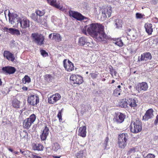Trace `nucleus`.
<instances>
[{
  "label": "nucleus",
  "mask_w": 158,
  "mask_h": 158,
  "mask_svg": "<svg viewBox=\"0 0 158 158\" xmlns=\"http://www.w3.org/2000/svg\"><path fill=\"white\" fill-rule=\"evenodd\" d=\"M31 39L33 42L37 45L41 46L44 44L45 37L42 34L38 33H34L31 34Z\"/></svg>",
  "instance_id": "2"
},
{
  "label": "nucleus",
  "mask_w": 158,
  "mask_h": 158,
  "mask_svg": "<svg viewBox=\"0 0 158 158\" xmlns=\"http://www.w3.org/2000/svg\"><path fill=\"white\" fill-rule=\"evenodd\" d=\"M20 136L22 138H27L28 134L26 131H23L20 134Z\"/></svg>",
  "instance_id": "42"
},
{
  "label": "nucleus",
  "mask_w": 158,
  "mask_h": 158,
  "mask_svg": "<svg viewBox=\"0 0 158 158\" xmlns=\"http://www.w3.org/2000/svg\"><path fill=\"white\" fill-rule=\"evenodd\" d=\"M19 23L22 29H26L30 26V21L26 18L21 19Z\"/></svg>",
  "instance_id": "21"
},
{
  "label": "nucleus",
  "mask_w": 158,
  "mask_h": 158,
  "mask_svg": "<svg viewBox=\"0 0 158 158\" xmlns=\"http://www.w3.org/2000/svg\"><path fill=\"white\" fill-rule=\"evenodd\" d=\"M121 21L118 19H116L115 20V25L117 28L122 27Z\"/></svg>",
  "instance_id": "38"
},
{
  "label": "nucleus",
  "mask_w": 158,
  "mask_h": 158,
  "mask_svg": "<svg viewBox=\"0 0 158 158\" xmlns=\"http://www.w3.org/2000/svg\"><path fill=\"white\" fill-rule=\"evenodd\" d=\"M60 145L57 142L54 143L52 146V149L55 151L56 152L60 148Z\"/></svg>",
  "instance_id": "35"
},
{
  "label": "nucleus",
  "mask_w": 158,
  "mask_h": 158,
  "mask_svg": "<svg viewBox=\"0 0 158 158\" xmlns=\"http://www.w3.org/2000/svg\"><path fill=\"white\" fill-rule=\"evenodd\" d=\"M31 78L28 75H25L22 79V83L24 84L29 83L31 82Z\"/></svg>",
  "instance_id": "34"
},
{
  "label": "nucleus",
  "mask_w": 158,
  "mask_h": 158,
  "mask_svg": "<svg viewBox=\"0 0 158 158\" xmlns=\"http://www.w3.org/2000/svg\"><path fill=\"white\" fill-rule=\"evenodd\" d=\"M21 19L16 15L13 14L9 17V20L13 25V27L17 28L18 26L19 23H20Z\"/></svg>",
  "instance_id": "8"
},
{
  "label": "nucleus",
  "mask_w": 158,
  "mask_h": 158,
  "mask_svg": "<svg viewBox=\"0 0 158 158\" xmlns=\"http://www.w3.org/2000/svg\"><path fill=\"white\" fill-rule=\"evenodd\" d=\"M52 36V34H50L48 36L49 38L50 39L51 38Z\"/></svg>",
  "instance_id": "60"
},
{
  "label": "nucleus",
  "mask_w": 158,
  "mask_h": 158,
  "mask_svg": "<svg viewBox=\"0 0 158 158\" xmlns=\"http://www.w3.org/2000/svg\"><path fill=\"white\" fill-rule=\"evenodd\" d=\"M134 31L132 30L131 29L129 28L127 30L126 33L128 36H134Z\"/></svg>",
  "instance_id": "40"
},
{
  "label": "nucleus",
  "mask_w": 158,
  "mask_h": 158,
  "mask_svg": "<svg viewBox=\"0 0 158 158\" xmlns=\"http://www.w3.org/2000/svg\"><path fill=\"white\" fill-rule=\"evenodd\" d=\"M154 41L156 44L158 45V38H156L155 39Z\"/></svg>",
  "instance_id": "54"
},
{
  "label": "nucleus",
  "mask_w": 158,
  "mask_h": 158,
  "mask_svg": "<svg viewBox=\"0 0 158 158\" xmlns=\"http://www.w3.org/2000/svg\"><path fill=\"white\" fill-rule=\"evenodd\" d=\"M36 117V115L34 114H32L28 118L25 119L23 123V127L26 129H29L35 121Z\"/></svg>",
  "instance_id": "5"
},
{
  "label": "nucleus",
  "mask_w": 158,
  "mask_h": 158,
  "mask_svg": "<svg viewBox=\"0 0 158 158\" xmlns=\"http://www.w3.org/2000/svg\"><path fill=\"white\" fill-rule=\"evenodd\" d=\"M3 56L8 60L13 62L15 60L14 54L8 51H4L3 52Z\"/></svg>",
  "instance_id": "18"
},
{
  "label": "nucleus",
  "mask_w": 158,
  "mask_h": 158,
  "mask_svg": "<svg viewBox=\"0 0 158 158\" xmlns=\"http://www.w3.org/2000/svg\"><path fill=\"white\" fill-rule=\"evenodd\" d=\"M33 158H42L40 156H37L36 155H33Z\"/></svg>",
  "instance_id": "52"
},
{
  "label": "nucleus",
  "mask_w": 158,
  "mask_h": 158,
  "mask_svg": "<svg viewBox=\"0 0 158 158\" xmlns=\"http://www.w3.org/2000/svg\"><path fill=\"white\" fill-rule=\"evenodd\" d=\"M49 133V129L47 126H45L41 134L40 135V138L42 140H45L48 136Z\"/></svg>",
  "instance_id": "19"
},
{
  "label": "nucleus",
  "mask_w": 158,
  "mask_h": 158,
  "mask_svg": "<svg viewBox=\"0 0 158 158\" xmlns=\"http://www.w3.org/2000/svg\"><path fill=\"white\" fill-rule=\"evenodd\" d=\"M2 81L1 79H0V86L2 85Z\"/></svg>",
  "instance_id": "59"
},
{
  "label": "nucleus",
  "mask_w": 158,
  "mask_h": 158,
  "mask_svg": "<svg viewBox=\"0 0 158 158\" xmlns=\"http://www.w3.org/2000/svg\"><path fill=\"white\" fill-rule=\"evenodd\" d=\"M132 121L130 126V130L134 133H137L140 132L142 130V123L138 118L133 121V127L132 125Z\"/></svg>",
  "instance_id": "3"
},
{
  "label": "nucleus",
  "mask_w": 158,
  "mask_h": 158,
  "mask_svg": "<svg viewBox=\"0 0 158 158\" xmlns=\"http://www.w3.org/2000/svg\"><path fill=\"white\" fill-rule=\"evenodd\" d=\"M61 156H53V157L54 158H60Z\"/></svg>",
  "instance_id": "57"
},
{
  "label": "nucleus",
  "mask_w": 158,
  "mask_h": 158,
  "mask_svg": "<svg viewBox=\"0 0 158 158\" xmlns=\"http://www.w3.org/2000/svg\"><path fill=\"white\" fill-rule=\"evenodd\" d=\"M37 16L38 15H37L36 14H35V13H32L31 14V19H33L34 21H37L38 23H41L42 24H43V22H44V23H45V19L42 20V19H40V18L39 19H38Z\"/></svg>",
  "instance_id": "28"
},
{
  "label": "nucleus",
  "mask_w": 158,
  "mask_h": 158,
  "mask_svg": "<svg viewBox=\"0 0 158 158\" xmlns=\"http://www.w3.org/2000/svg\"><path fill=\"white\" fill-rule=\"evenodd\" d=\"M112 12V9L111 7H108L104 8L102 11L103 16L102 20H105L107 17H110ZM102 19V18H101Z\"/></svg>",
  "instance_id": "11"
},
{
  "label": "nucleus",
  "mask_w": 158,
  "mask_h": 158,
  "mask_svg": "<svg viewBox=\"0 0 158 158\" xmlns=\"http://www.w3.org/2000/svg\"><path fill=\"white\" fill-rule=\"evenodd\" d=\"M23 154L26 157H32L33 155H34L32 154V153L28 150L24 151V152H23Z\"/></svg>",
  "instance_id": "36"
},
{
  "label": "nucleus",
  "mask_w": 158,
  "mask_h": 158,
  "mask_svg": "<svg viewBox=\"0 0 158 158\" xmlns=\"http://www.w3.org/2000/svg\"><path fill=\"white\" fill-rule=\"evenodd\" d=\"M3 73L5 74H11L14 73L16 71V69L13 67L7 66L3 67L2 69Z\"/></svg>",
  "instance_id": "14"
},
{
  "label": "nucleus",
  "mask_w": 158,
  "mask_h": 158,
  "mask_svg": "<svg viewBox=\"0 0 158 158\" xmlns=\"http://www.w3.org/2000/svg\"><path fill=\"white\" fill-rule=\"evenodd\" d=\"M22 89L24 91H27V90L28 88L26 86H23L22 88Z\"/></svg>",
  "instance_id": "51"
},
{
  "label": "nucleus",
  "mask_w": 158,
  "mask_h": 158,
  "mask_svg": "<svg viewBox=\"0 0 158 158\" xmlns=\"http://www.w3.org/2000/svg\"><path fill=\"white\" fill-rule=\"evenodd\" d=\"M69 16L74 19H76L77 20L81 21L85 20V21H87L88 18L83 16L81 13L77 11L74 10H69Z\"/></svg>",
  "instance_id": "6"
},
{
  "label": "nucleus",
  "mask_w": 158,
  "mask_h": 158,
  "mask_svg": "<svg viewBox=\"0 0 158 158\" xmlns=\"http://www.w3.org/2000/svg\"><path fill=\"white\" fill-rule=\"evenodd\" d=\"M4 31L8 32L11 34L16 35H20V33L19 30L13 28H8L7 27H4L3 28Z\"/></svg>",
  "instance_id": "20"
},
{
  "label": "nucleus",
  "mask_w": 158,
  "mask_h": 158,
  "mask_svg": "<svg viewBox=\"0 0 158 158\" xmlns=\"http://www.w3.org/2000/svg\"><path fill=\"white\" fill-rule=\"evenodd\" d=\"M148 86L147 83L144 82H143L137 84L136 86V89L138 93H140L141 91H145L148 89Z\"/></svg>",
  "instance_id": "16"
},
{
  "label": "nucleus",
  "mask_w": 158,
  "mask_h": 158,
  "mask_svg": "<svg viewBox=\"0 0 158 158\" xmlns=\"http://www.w3.org/2000/svg\"><path fill=\"white\" fill-rule=\"evenodd\" d=\"M86 127L83 126L80 127L78 131V135L82 137H85L86 136Z\"/></svg>",
  "instance_id": "24"
},
{
  "label": "nucleus",
  "mask_w": 158,
  "mask_h": 158,
  "mask_svg": "<svg viewBox=\"0 0 158 158\" xmlns=\"http://www.w3.org/2000/svg\"><path fill=\"white\" fill-rule=\"evenodd\" d=\"M129 138V136L127 133H122L118 136V145L119 148H124L127 145V142Z\"/></svg>",
  "instance_id": "4"
},
{
  "label": "nucleus",
  "mask_w": 158,
  "mask_h": 158,
  "mask_svg": "<svg viewBox=\"0 0 158 158\" xmlns=\"http://www.w3.org/2000/svg\"><path fill=\"white\" fill-rule=\"evenodd\" d=\"M35 13L37 14V15L39 16L40 17L44 15L45 12L43 10L41 11L37 10L35 11Z\"/></svg>",
  "instance_id": "41"
},
{
  "label": "nucleus",
  "mask_w": 158,
  "mask_h": 158,
  "mask_svg": "<svg viewBox=\"0 0 158 158\" xmlns=\"http://www.w3.org/2000/svg\"><path fill=\"white\" fill-rule=\"evenodd\" d=\"M46 79L49 81H51L54 78L50 74H47L45 76Z\"/></svg>",
  "instance_id": "44"
},
{
  "label": "nucleus",
  "mask_w": 158,
  "mask_h": 158,
  "mask_svg": "<svg viewBox=\"0 0 158 158\" xmlns=\"http://www.w3.org/2000/svg\"><path fill=\"white\" fill-rule=\"evenodd\" d=\"M154 19H155V20L154 21L155 23H157L158 22V18L155 17L154 18Z\"/></svg>",
  "instance_id": "53"
},
{
  "label": "nucleus",
  "mask_w": 158,
  "mask_h": 158,
  "mask_svg": "<svg viewBox=\"0 0 158 158\" xmlns=\"http://www.w3.org/2000/svg\"><path fill=\"white\" fill-rule=\"evenodd\" d=\"M20 149V152H21V153L22 154H23V153H23V152H24V151H22V150H21V149Z\"/></svg>",
  "instance_id": "62"
},
{
  "label": "nucleus",
  "mask_w": 158,
  "mask_h": 158,
  "mask_svg": "<svg viewBox=\"0 0 158 158\" xmlns=\"http://www.w3.org/2000/svg\"><path fill=\"white\" fill-rule=\"evenodd\" d=\"M152 26V24L150 23H147L145 24L144 27L146 31L149 35H151L153 31Z\"/></svg>",
  "instance_id": "25"
},
{
  "label": "nucleus",
  "mask_w": 158,
  "mask_h": 158,
  "mask_svg": "<svg viewBox=\"0 0 158 158\" xmlns=\"http://www.w3.org/2000/svg\"><path fill=\"white\" fill-rule=\"evenodd\" d=\"M70 80L73 82V84L80 85L83 81L82 77L79 75H73L70 77Z\"/></svg>",
  "instance_id": "13"
},
{
  "label": "nucleus",
  "mask_w": 158,
  "mask_h": 158,
  "mask_svg": "<svg viewBox=\"0 0 158 158\" xmlns=\"http://www.w3.org/2000/svg\"><path fill=\"white\" fill-rule=\"evenodd\" d=\"M125 117L126 115L124 114L118 112L115 113L113 120L114 122L117 124H120L124 121Z\"/></svg>",
  "instance_id": "9"
},
{
  "label": "nucleus",
  "mask_w": 158,
  "mask_h": 158,
  "mask_svg": "<svg viewBox=\"0 0 158 158\" xmlns=\"http://www.w3.org/2000/svg\"><path fill=\"white\" fill-rule=\"evenodd\" d=\"M110 73L112 77L114 78V76H116L117 74V72L115 71L112 66H110L109 67Z\"/></svg>",
  "instance_id": "37"
},
{
  "label": "nucleus",
  "mask_w": 158,
  "mask_h": 158,
  "mask_svg": "<svg viewBox=\"0 0 158 158\" xmlns=\"http://www.w3.org/2000/svg\"><path fill=\"white\" fill-rule=\"evenodd\" d=\"M48 3L51 6L60 9V3L56 2V0H47Z\"/></svg>",
  "instance_id": "29"
},
{
  "label": "nucleus",
  "mask_w": 158,
  "mask_h": 158,
  "mask_svg": "<svg viewBox=\"0 0 158 158\" xmlns=\"http://www.w3.org/2000/svg\"><path fill=\"white\" fill-rule=\"evenodd\" d=\"M122 91L121 89H116L114 91L113 94L115 96H118L120 94Z\"/></svg>",
  "instance_id": "39"
},
{
  "label": "nucleus",
  "mask_w": 158,
  "mask_h": 158,
  "mask_svg": "<svg viewBox=\"0 0 158 158\" xmlns=\"http://www.w3.org/2000/svg\"><path fill=\"white\" fill-rule=\"evenodd\" d=\"M115 82V81L114 80H113L112 81V82L111 83V84H113Z\"/></svg>",
  "instance_id": "63"
},
{
  "label": "nucleus",
  "mask_w": 158,
  "mask_h": 158,
  "mask_svg": "<svg viewBox=\"0 0 158 158\" xmlns=\"http://www.w3.org/2000/svg\"><path fill=\"white\" fill-rule=\"evenodd\" d=\"M87 40L86 38L84 37H81L79 38L78 39V45L80 46L84 45L87 42Z\"/></svg>",
  "instance_id": "31"
},
{
  "label": "nucleus",
  "mask_w": 158,
  "mask_h": 158,
  "mask_svg": "<svg viewBox=\"0 0 158 158\" xmlns=\"http://www.w3.org/2000/svg\"><path fill=\"white\" fill-rule=\"evenodd\" d=\"M14 153L15 154L19 155V152H18V151H15L14 152Z\"/></svg>",
  "instance_id": "56"
},
{
  "label": "nucleus",
  "mask_w": 158,
  "mask_h": 158,
  "mask_svg": "<svg viewBox=\"0 0 158 158\" xmlns=\"http://www.w3.org/2000/svg\"><path fill=\"white\" fill-rule=\"evenodd\" d=\"M131 86H129V89H131Z\"/></svg>",
  "instance_id": "64"
},
{
  "label": "nucleus",
  "mask_w": 158,
  "mask_h": 158,
  "mask_svg": "<svg viewBox=\"0 0 158 158\" xmlns=\"http://www.w3.org/2000/svg\"><path fill=\"white\" fill-rule=\"evenodd\" d=\"M6 90V92L5 91H4V90L2 91V93L3 94H4L5 95L7 94L8 93L9 91L8 90H7V89Z\"/></svg>",
  "instance_id": "50"
},
{
  "label": "nucleus",
  "mask_w": 158,
  "mask_h": 158,
  "mask_svg": "<svg viewBox=\"0 0 158 158\" xmlns=\"http://www.w3.org/2000/svg\"><path fill=\"white\" fill-rule=\"evenodd\" d=\"M108 140H109V139H108V137H107L106 138V139H105V141L106 142V143H107L108 142Z\"/></svg>",
  "instance_id": "58"
},
{
  "label": "nucleus",
  "mask_w": 158,
  "mask_h": 158,
  "mask_svg": "<svg viewBox=\"0 0 158 158\" xmlns=\"http://www.w3.org/2000/svg\"><path fill=\"white\" fill-rule=\"evenodd\" d=\"M155 156L154 154L151 153H148L144 158H155Z\"/></svg>",
  "instance_id": "48"
},
{
  "label": "nucleus",
  "mask_w": 158,
  "mask_h": 158,
  "mask_svg": "<svg viewBox=\"0 0 158 158\" xmlns=\"http://www.w3.org/2000/svg\"><path fill=\"white\" fill-rule=\"evenodd\" d=\"M27 102L31 106L36 105L39 102V97L35 94H30L27 98Z\"/></svg>",
  "instance_id": "7"
},
{
  "label": "nucleus",
  "mask_w": 158,
  "mask_h": 158,
  "mask_svg": "<svg viewBox=\"0 0 158 158\" xmlns=\"http://www.w3.org/2000/svg\"><path fill=\"white\" fill-rule=\"evenodd\" d=\"M32 146L33 150L34 151H42L44 148L43 145L40 143H33Z\"/></svg>",
  "instance_id": "23"
},
{
  "label": "nucleus",
  "mask_w": 158,
  "mask_h": 158,
  "mask_svg": "<svg viewBox=\"0 0 158 158\" xmlns=\"http://www.w3.org/2000/svg\"><path fill=\"white\" fill-rule=\"evenodd\" d=\"M86 156V152L85 149L81 150L75 154L77 158H85Z\"/></svg>",
  "instance_id": "26"
},
{
  "label": "nucleus",
  "mask_w": 158,
  "mask_h": 158,
  "mask_svg": "<svg viewBox=\"0 0 158 158\" xmlns=\"http://www.w3.org/2000/svg\"><path fill=\"white\" fill-rule=\"evenodd\" d=\"M20 102L17 99H14L12 102V106L16 108H19Z\"/></svg>",
  "instance_id": "33"
},
{
  "label": "nucleus",
  "mask_w": 158,
  "mask_h": 158,
  "mask_svg": "<svg viewBox=\"0 0 158 158\" xmlns=\"http://www.w3.org/2000/svg\"><path fill=\"white\" fill-rule=\"evenodd\" d=\"M82 32L85 35H90L98 42L104 40L106 35L103 31L104 27L98 23H92L88 26L86 25L81 29Z\"/></svg>",
  "instance_id": "1"
},
{
  "label": "nucleus",
  "mask_w": 158,
  "mask_h": 158,
  "mask_svg": "<svg viewBox=\"0 0 158 158\" xmlns=\"http://www.w3.org/2000/svg\"><path fill=\"white\" fill-rule=\"evenodd\" d=\"M98 73L97 72L92 73H90L92 78L94 79H96L98 77Z\"/></svg>",
  "instance_id": "45"
},
{
  "label": "nucleus",
  "mask_w": 158,
  "mask_h": 158,
  "mask_svg": "<svg viewBox=\"0 0 158 158\" xmlns=\"http://www.w3.org/2000/svg\"><path fill=\"white\" fill-rule=\"evenodd\" d=\"M135 151V148H130L127 152V154H130L132 152H134Z\"/></svg>",
  "instance_id": "49"
},
{
  "label": "nucleus",
  "mask_w": 158,
  "mask_h": 158,
  "mask_svg": "<svg viewBox=\"0 0 158 158\" xmlns=\"http://www.w3.org/2000/svg\"><path fill=\"white\" fill-rule=\"evenodd\" d=\"M53 34L52 39L55 41L59 42L61 41L62 38L60 35L58 33H53Z\"/></svg>",
  "instance_id": "30"
},
{
  "label": "nucleus",
  "mask_w": 158,
  "mask_h": 158,
  "mask_svg": "<svg viewBox=\"0 0 158 158\" xmlns=\"http://www.w3.org/2000/svg\"><path fill=\"white\" fill-rule=\"evenodd\" d=\"M135 15L137 19H141L143 18V16H144L143 14H142L139 13H137Z\"/></svg>",
  "instance_id": "46"
},
{
  "label": "nucleus",
  "mask_w": 158,
  "mask_h": 158,
  "mask_svg": "<svg viewBox=\"0 0 158 158\" xmlns=\"http://www.w3.org/2000/svg\"><path fill=\"white\" fill-rule=\"evenodd\" d=\"M41 54L44 56H48V54L45 50L42 49L40 50Z\"/></svg>",
  "instance_id": "47"
},
{
  "label": "nucleus",
  "mask_w": 158,
  "mask_h": 158,
  "mask_svg": "<svg viewBox=\"0 0 158 158\" xmlns=\"http://www.w3.org/2000/svg\"><path fill=\"white\" fill-rule=\"evenodd\" d=\"M113 43L119 47H122L123 45V43L122 40L119 38L113 40Z\"/></svg>",
  "instance_id": "32"
},
{
  "label": "nucleus",
  "mask_w": 158,
  "mask_h": 158,
  "mask_svg": "<svg viewBox=\"0 0 158 158\" xmlns=\"http://www.w3.org/2000/svg\"><path fill=\"white\" fill-rule=\"evenodd\" d=\"M153 112L154 111L152 109H148L146 111L144 115L143 116V119L147 121L152 118L154 116Z\"/></svg>",
  "instance_id": "17"
},
{
  "label": "nucleus",
  "mask_w": 158,
  "mask_h": 158,
  "mask_svg": "<svg viewBox=\"0 0 158 158\" xmlns=\"http://www.w3.org/2000/svg\"><path fill=\"white\" fill-rule=\"evenodd\" d=\"M152 58V55L149 52H146L141 55L140 58L139 57L138 60L148 62L151 60Z\"/></svg>",
  "instance_id": "15"
},
{
  "label": "nucleus",
  "mask_w": 158,
  "mask_h": 158,
  "mask_svg": "<svg viewBox=\"0 0 158 158\" xmlns=\"http://www.w3.org/2000/svg\"><path fill=\"white\" fill-rule=\"evenodd\" d=\"M61 98V96L60 94L56 93L48 98V102L50 104H54L60 99Z\"/></svg>",
  "instance_id": "12"
},
{
  "label": "nucleus",
  "mask_w": 158,
  "mask_h": 158,
  "mask_svg": "<svg viewBox=\"0 0 158 158\" xmlns=\"http://www.w3.org/2000/svg\"><path fill=\"white\" fill-rule=\"evenodd\" d=\"M8 150L10 151V152H14V150H13L12 149V148H8Z\"/></svg>",
  "instance_id": "55"
},
{
  "label": "nucleus",
  "mask_w": 158,
  "mask_h": 158,
  "mask_svg": "<svg viewBox=\"0 0 158 158\" xmlns=\"http://www.w3.org/2000/svg\"><path fill=\"white\" fill-rule=\"evenodd\" d=\"M128 105L131 108H134L137 106V101L136 98H127Z\"/></svg>",
  "instance_id": "22"
},
{
  "label": "nucleus",
  "mask_w": 158,
  "mask_h": 158,
  "mask_svg": "<svg viewBox=\"0 0 158 158\" xmlns=\"http://www.w3.org/2000/svg\"><path fill=\"white\" fill-rule=\"evenodd\" d=\"M127 98H126L121 99L119 102V106L121 108H127L128 107Z\"/></svg>",
  "instance_id": "27"
},
{
  "label": "nucleus",
  "mask_w": 158,
  "mask_h": 158,
  "mask_svg": "<svg viewBox=\"0 0 158 158\" xmlns=\"http://www.w3.org/2000/svg\"><path fill=\"white\" fill-rule=\"evenodd\" d=\"M121 87V86H120V85H119L118 86L117 88L116 89H120Z\"/></svg>",
  "instance_id": "61"
},
{
  "label": "nucleus",
  "mask_w": 158,
  "mask_h": 158,
  "mask_svg": "<svg viewBox=\"0 0 158 158\" xmlns=\"http://www.w3.org/2000/svg\"><path fill=\"white\" fill-rule=\"evenodd\" d=\"M63 62L64 66L67 71L71 72L74 70L73 64L70 60H68L67 61V59H64Z\"/></svg>",
  "instance_id": "10"
},
{
  "label": "nucleus",
  "mask_w": 158,
  "mask_h": 158,
  "mask_svg": "<svg viewBox=\"0 0 158 158\" xmlns=\"http://www.w3.org/2000/svg\"><path fill=\"white\" fill-rule=\"evenodd\" d=\"M63 109H62L61 110H59L57 115L60 122H61L62 120V113L63 111Z\"/></svg>",
  "instance_id": "43"
}]
</instances>
